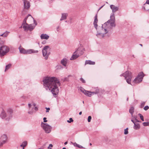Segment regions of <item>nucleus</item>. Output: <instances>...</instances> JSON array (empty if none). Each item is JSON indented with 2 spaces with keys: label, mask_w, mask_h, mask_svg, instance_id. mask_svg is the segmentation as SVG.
Returning <instances> with one entry per match:
<instances>
[{
  "label": "nucleus",
  "mask_w": 149,
  "mask_h": 149,
  "mask_svg": "<svg viewBox=\"0 0 149 149\" xmlns=\"http://www.w3.org/2000/svg\"><path fill=\"white\" fill-rule=\"evenodd\" d=\"M44 86L46 90L49 89L54 96L59 92L58 86L60 85V83L57 78L55 77H47L43 80Z\"/></svg>",
  "instance_id": "obj_1"
},
{
  "label": "nucleus",
  "mask_w": 149,
  "mask_h": 149,
  "mask_svg": "<svg viewBox=\"0 0 149 149\" xmlns=\"http://www.w3.org/2000/svg\"><path fill=\"white\" fill-rule=\"evenodd\" d=\"M110 17V19L109 20L102 25L101 31L100 32H97L96 36L98 38H101L104 37L105 34L111 33L112 32L113 28L116 26L114 14L113 13L111 15Z\"/></svg>",
  "instance_id": "obj_2"
},
{
  "label": "nucleus",
  "mask_w": 149,
  "mask_h": 149,
  "mask_svg": "<svg viewBox=\"0 0 149 149\" xmlns=\"http://www.w3.org/2000/svg\"><path fill=\"white\" fill-rule=\"evenodd\" d=\"M120 76L124 77L127 83L129 84H131V81L132 77L131 72L129 71H127L125 72L120 74Z\"/></svg>",
  "instance_id": "obj_3"
},
{
  "label": "nucleus",
  "mask_w": 149,
  "mask_h": 149,
  "mask_svg": "<svg viewBox=\"0 0 149 149\" xmlns=\"http://www.w3.org/2000/svg\"><path fill=\"white\" fill-rule=\"evenodd\" d=\"M19 49L20 53L23 54H30L32 53H38V50L33 49H30L26 50L21 47H19Z\"/></svg>",
  "instance_id": "obj_4"
},
{
  "label": "nucleus",
  "mask_w": 149,
  "mask_h": 149,
  "mask_svg": "<svg viewBox=\"0 0 149 149\" xmlns=\"http://www.w3.org/2000/svg\"><path fill=\"white\" fill-rule=\"evenodd\" d=\"M41 126L46 133H49L51 131L52 127L47 123H45L43 122H42L41 124Z\"/></svg>",
  "instance_id": "obj_5"
},
{
  "label": "nucleus",
  "mask_w": 149,
  "mask_h": 149,
  "mask_svg": "<svg viewBox=\"0 0 149 149\" xmlns=\"http://www.w3.org/2000/svg\"><path fill=\"white\" fill-rule=\"evenodd\" d=\"M9 51V48L6 46L0 47V56L2 57L6 55Z\"/></svg>",
  "instance_id": "obj_6"
},
{
  "label": "nucleus",
  "mask_w": 149,
  "mask_h": 149,
  "mask_svg": "<svg viewBox=\"0 0 149 149\" xmlns=\"http://www.w3.org/2000/svg\"><path fill=\"white\" fill-rule=\"evenodd\" d=\"M144 76V74L143 72H140L134 80L133 82L136 84L140 83L142 81Z\"/></svg>",
  "instance_id": "obj_7"
},
{
  "label": "nucleus",
  "mask_w": 149,
  "mask_h": 149,
  "mask_svg": "<svg viewBox=\"0 0 149 149\" xmlns=\"http://www.w3.org/2000/svg\"><path fill=\"white\" fill-rule=\"evenodd\" d=\"M49 47V46L47 45L45 46L42 50V53L43 56L45 57V59L47 60L50 54V52L48 51Z\"/></svg>",
  "instance_id": "obj_8"
},
{
  "label": "nucleus",
  "mask_w": 149,
  "mask_h": 149,
  "mask_svg": "<svg viewBox=\"0 0 149 149\" xmlns=\"http://www.w3.org/2000/svg\"><path fill=\"white\" fill-rule=\"evenodd\" d=\"M35 26H34L33 24H30L29 25H23V28L25 30H29L30 31H32L35 28Z\"/></svg>",
  "instance_id": "obj_9"
},
{
  "label": "nucleus",
  "mask_w": 149,
  "mask_h": 149,
  "mask_svg": "<svg viewBox=\"0 0 149 149\" xmlns=\"http://www.w3.org/2000/svg\"><path fill=\"white\" fill-rule=\"evenodd\" d=\"M80 90L86 95L90 97L91 95V91L85 90L82 87H80Z\"/></svg>",
  "instance_id": "obj_10"
},
{
  "label": "nucleus",
  "mask_w": 149,
  "mask_h": 149,
  "mask_svg": "<svg viewBox=\"0 0 149 149\" xmlns=\"http://www.w3.org/2000/svg\"><path fill=\"white\" fill-rule=\"evenodd\" d=\"M80 50L79 49H77V50L73 53V54L72 55L71 57L70 58V60H73L77 58L79 56V55L77 54V51H78Z\"/></svg>",
  "instance_id": "obj_11"
},
{
  "label": "nucleus",
  "mask_w": 149,
  "mask_h": 149,
  "mask_svg": "<svg viewBox=\"0 0 149 149\" xmlns=\"http://www.w3.org/2000/svg\"><path fill=\"white\" fill-rule=\"evenodd\" d=\"M143 8L145 10L149 12V0H146L143 5Z\"/></svg>",
  "instance_id": "obj_12"
},
{
  "label": "nucleus",
  "mask_w": 149,
  "mask_h": 149,
  "mask_svg": "<svg viewBox=\"0 0 149 149\" xmlns=\"http://www.w3.org/2000/svg\"><path fill=\"white\" fill-rule=\"evenodd\" d=\"M24 3V8L25 9H28L30 7V3L29 1L23 0Z\"/></svg>",
  "instance_id": "obj_13"
},
{
  "label": "nucleus",
  "mask_w": 149,
  "mask_h": 149,
  "mask_svg": "<svg viewBox=\"0 0 149 149\" xmlns=\"http://www.w3.org/2000/svg\"><path fill=\"white\" fill-rule=\"evenodd\" d=\"M7 116H8L9 118L12 117L13 116V110L10 109L9 108L7 109Z\"/></svg>",
  "instance_id": "obj_14"
},
{
  "label": "nucleus",
  "mask_w": 149,
  "mask_h": 149,
  "mask_svg": "<svg viewBox=\"0 0 149 149\" xmlns=\"http://www.w3.org/2000/svg\"><path fill=\"white\" fill-rule=\"evenodd\" d=\"M0 116L2 119H4L7 116V114L3 109H2L0 115Z\"/></svg>",
  "instance_id": "obj_15"
},
{
  "label": "nucleus",
  "mask_w": 149,
  "mask_h": 149,
  "mask_svg": "<svg viewBox=\"0 0 149 149\" xmlns=\"http://www.w3.org/2000/svg\"><path fill=\"white\" fill-rule=\"evenodd\" d=\"M110 8L112 9L113 13L115 12L118 10V7L115 6L113 5H111L110 6Z\"/></svg>",
  "instance_id": "obj_16"
},
{
  "label": "nucleus",
  "mask_w": 149,
  "mask_h": 149,
  "mask_svg": "<svg viewBox=\"0 0 149 149\" xmlns=\"http://www.w3.org/2000/svg\"><path fill=\"white\" fill-rule=\"evenodd\" d=\"M0 140L3 142V143H5L7 140V137L6 135H2L0 138Z\"/></svg>",
  "instance_id": "obj_17"
},
{
  "label": "nucleus",
  "mask_w": 149,
  "mask_h": 149,
  "mask_svg": "<svg viewBox=\"0 0 149 149\" xmlns=\"http://www.w3.org/2000/svg\"><path fill=\"white\" fill-rule=\"evenodd\" d=\"M97 17V14L95 17L94 20L93 22L94 27L96 29V30L97 29V23L98 22Z\"/></svg>",
  "instance_id": "obj_18"
},
{
  "label": "nucleus",
  "mask_w": 149,
  "mask_h": 149,
  "mask_svg": "<svg viewBox=\"0 0 149 149\" xmlns=\"http://www.w3.org/2000/svg\"><path fill=\"white\" fill-rule=\"evenodd\" d=\"M49 36L46 34H42L40 36V38L41 39H44L47 40L49 39Z\"/></svg>",
  "instance_id": "obj_19"
},
{
  "label": "nucleus",
  "mask_w": 149,
  "mask_h": 149,
  "mask_svg": "<svg viewBox=\"0 0 149 149\" xmlns=\"http://www.w3.org/2000/svg\"><path fill=\"white\" fill-rule=\"evenodd\" d=\"M61 15V17L60 19L61 21L66 19L68 16V14L67 13H63Z\"/></svg>",
  "instance_id": "obj_20"
},
{
  "label": "nucleus",
  "mask_w": 149,
  "mask_h": 149,
  "mask_svg": "<svg viewBox=\"0 0 149 149\" xmlns=\"http://www.w3.org/2000/svg\"><path fill=\"white\" fill-rule=\"evenodd\" d=\"M61 63L64 66H66L67 63V60L66 58H63L61 61Z\"/></svg>",
  "instance_id": "obj_21"
},
{
  "label": "nucleus",
  "mask_w": 149,
  "mask_h": 149,
  "mask_svg": "<svg viewBox=\"0 0 149 149\" xmlns=\"http://www.w3.org/2000/svg\"><path fill=\"white\" fill-rule=\"evenodd\" d=\"M78 49H80V50L77 51V54L79 55V56L81 55L84 53V49H81V48H78Z\"/></svg>",
  "instance_id": "obj_22"
},
{
  "label": "nucleus",
  "mask_w": 149,
  "mask_h": 149,
  "mask_svg": "<svg viewBox=\"0 0 149 149\" xmlns=\"http://www.w3.org/2000/svg\"><path fill=\"white\" fill-rule=\"evenodd\" d=\"M95 62L93 61H92L91 60H86L85 61V64H88L89 65H93L95 64Z\"/></svg>",
  "instance_id": "obj_23"
},
{
  "label": "nucleus",
  "mask_w": 149,
  "mask_h": 149,
  "mask_svg": "<svg viewBox=\"0 0 149 149\" xmlns=\"http://www.w3.org/2000/svg\"><path fill=\"white\" fill-rule=\"evenodd\" d=\"M134 107H132L129 109V112L131 114L132 117H133V114L134 111Z\"/></svg>",
  "instance_id": "obj_24"
},
{
  "label": "nucleus",
  "mask_w": 149,
  "mask_h": 149,
  "mask_svg": "<svg viewBox=\"0 0 149 149\" xmlns=\"http://www.w3.org/2000/svg\"><path fill=\"white\" fill-rule=\"evenodd\" d=\"M140 128V126L139 123H134V128L135 130H138Z\"/></svg>",
  "instance_id": "obj_25"
},
{
  "label": "nucleus",
  "mask_w": 149,
  "mask_h": 149,
  "mask_svg": "<svg viewBox=\"0 0 149 149\" xmlns=\"http://www.w3.org/2000/svg\"><path fill=\"white\" fill-rule=\"evenodd\" d=\"M100 92L99 89L97 88L95 91L94 92H91V95H94L95 94H96L99 93Z\"/></svg>",
  "instance_id": "obj_26"
},
{
  "label": "nucleus",
  "mask_w": 149,
  "mask_h": 149,
  "mask_svg": "<svg viewBox=\"0 0 149 149\" xmlns=\"http://www.w3.org/2000/svg\"><path fill=\"white\" fill-rule=\"evenodd\" d=\"M28 17V16L26 17L24 19V20L23 22V23L22 26H23V25H28V24L26 23V20L27 19V18Z\"/></svg>",
  "instance_id": "obj_27"
},
{
  "label": "nucleus",
  "mask_w": 149,
  "mask_h": 149,
  "mask_svg": "<svg viewBox=\"0 0 149 149\" xmlns=\"http://www.w3.org/2000/svg\"><path fill=\"white\" fill-rule=\"evenodd\" d=\"M27 144L26 141H24L22 143L20 146L23 147H24L27 145Z\"/></svg>",
  "instance_id": "obj_28"
},
{
  "label": "nucleus",
  "mask_w": 149,
  "mask_h": 149,
  "mask_svg": "<svg viewBox=\"0 0 149 149\" xmlns=\"http://www.w3.org/2000/svg\"><path fill=\"white\" fill-rule=\"evenodd\" d=\"M10 33V32L8 31H6L4 33L3 35H4V37H6Z\"/></svg>",
  "instance_id": "obj_29"
},
{
  "label": "nucleus",
  "mask_w": 149,
  "mask_h": 149,
  "mask_svg": "<svg viewBox=\"0 0 149 149\" xmlns=\"http://www.w3.org/2000/svg\"><path fill=\"white\" fill-rule=\"evenodd\" d=\"M11 66V64H9L6 66L5 71L9 69Z\"/></svg>",
  "instance_id": "obj_30"
},
{
  "label": "nucleus",
  "mask_w": 149,
  "mask_h": 149,
  "mask_svg": "<svg viewBox=\"0 0 149 149\" xmlns=\"http://www.w3.org/2000/svg\"><path fill=\"white\" fill-rule=\"evenodd\" d=\"M143 126H149V122H143Z\"/></svg>",
  "instance_id": "obj_31"
},
{
  "label": "nucleus",
  "mask_w": 149,
  "mask_h": 149,
  "mask_svg": "<svg viewBox=\"0 0 149 149\" xmlns=\"http://www.w3.org/2000/svg\"><path fill=\"white\" fill-rule=\"evenodd\" d=\"M128 128H127L126 129H125L124 130V134H128Z\"/></svg>",
  "instance_id": "obj_32"
},
{
  "label": "nucleus",
  "mask_w": 149,
  "mask_h": 149,
  "mask_svg": "<svg viewBox=\"0 0 149 149\" xmlns=\"http://www.w3.org/2000/svg\"><path fill=\"white\" fill-rule=\"evenodd\" d=\"M140 115V117L142 121H144V120L143 119V116L141 114L139 113V114Z\"/></svg>",
  "instance_id": "obj_33"
},
{
  "label": "nucleus",
  "mask_w": 149,
  "mask_h": 149,
  "mask_svg": "<svg viewBox=\"0 0 149 149\" xmlns=\"http://www.w3.org/2000/svg\"><path fill=\"white\" fill-rule=\"evenodd\" d=\"M73 121V120L72 119V118H70L69 119V120H68L67 121V122L69 123H71V122H72Z\"/></svg>",
  "instance_id": "obj_34"
},
{
  "label": "nucleus",
  "mask_w": 149,
  "mask_h": 149,
  "mask_svg": "<svg viewBox=\"0 0 149 149\" xmlns=\"http://www.w3.org/2000/svg\"><path fill=\"white\" fill-rule=\"evenodd\" d=\"M91 118H92L91 116H88V122H91Z\"/></svg>",
  "instance_id": "obj_35"
},
{
  "label": "nucleus",
  "mask_w": 149,
  "mask_h": 149,
  "mask_svg": "<svg viewBox=\"0 0 149 149\" xmlns=\"http://www.w3.org/2000/svg\"><path fill=\"white\" fill-rule=\"evenodd\" d=\"M149 108V107L148 106H146L144 108V109L146 111L148 110Z\"/></svg>",
  "instance_id": "obj_36"
},
{
  "label": "nucleus",
  "mask_w": 149,
  "mask_h": 149,
  "mask_svg": "<svg viewBox=\"0 0 149 149\" xmlns=\"http://www.w3.org/2000/svg\"><path fill=\"white\" fill-rule=\"evenodd\" d=\"M145 104V102H143L141 103V108H143V106H144Z\"/></svg>",
  "instance_id": "obj_37"
},
{
  "label": "nucleus",
  "mask_w": 149,
  "mask_h": 149,
  "mask_svg": "<svg viewBox=\"0 0 149 149\" xmlns=\"http://www.w3.org/2000/svg\"><path fill=\"white\" fill-rule=\"evenodd\" d=\"M80 80L83 83H85L86 82L82 78H80Z\"/></svg>",
  "instance_id": "obj_38"
},
{
  "label": "nucleus",
  "mask_w": 149,
  "mask_h": 149,
  "mask_svg": "<svg viewBox=\"0 0 149 149\" xmlns=\"http://www.w3.org/2000/svg\"><path fill=\"white\" fill-rule=\"evenodd\" d=\"M71 143L74 146L77 147L78 144L77 143H73L72 142H71Z\"/></svg>",
  "instance_id": "obj_39"
},
{
  "label": "nucleus",
  "mask_w": 149,
  "mask_h": 149,
  "mask_svg": "<svg viewBox=\"0 0 149 149\" xmlns=\"http://www.w3.org/2000/svg\"><path fill=\"white\" fill-rule=\"evenodd\" d=\"M133 119H134L135 120L136 122H140L139 120H138V119L136 118V117H133Z\"/></svg>",
  "instance_id": "obj_40"
},
{
  "label": "nucleus",
  "mask_w": 149,
  "mask_h": 149,
  "mask_svg": "<svg viewBox=\"0 0 149 149\" xmlns=\"http://www.w3.org/2000/svg\"><path fill=\"white\" fill-rule=\"evenodd\" d=\"M4 143H3V142L0 140V147H2Z\"/></svg>",
  "instance_id": "obj_41"
},
{
  "label": "nucleus",
  "mask_w": 149,
  "mask_h": 149,
  "mask_svg": "<svg viewBox=\"0 0 149 149\" xmlns=\"http://www.w3.org/2000/svg\"><path fill=\"white\" fill-rule=\"evenodd\" d=\"M77 147L79 148H84L82 146H81V145H80L79 144H78Z\"/></svg>",
  "instance_id": "obj_42"
},
{
  "label": "nucleus",
  "mask_w": 149,
  "mask_h": 149,
  "mask_svg": "<svg viewBox=\"0 0 149 149\" xmlns=\"http://www.w3.org/2000/svg\"><path fill=\"white\" fill-rule=\"evenodd\" d=\"M28 113L31 115H32L33 113V111H29Z\"/></svg>",
  "instance_id": "obj_43"
},
{
  "label": "nucleus",
  "mask_w": 149,
  "mask_h": 149,
  "mask_svg": "<svg viewBox=\"0 0 149 149\" xmlns=\"http://www.w3.org/2000/svg\"><path fill=\"white\" fill-rule=\"evenodd\" d=\"M53 146V145L52 144H50L49 145V147H48V149H51V148H50V147H52Z\"/></svg>",
  "instance_id": "obj_44"
},
{
  "label": "nucleus",
  "mask_w": 149,
  "mask_h": 149,
  "mask_svg": "<svg viewBox=\"0 0 149 149\" xmlns=\"http://www.w3.org/2000/svg\"><path fill=\"white\" fill-rule=\"evenodd\" d=\"M34 109L36 111H38V107H34Z\"/></svg>",
  "instance_id": "obj_45"
},
{
  "label": "nucleus",
  "mask_w": 149,
  "mask_h": 149,
  "mask_svg": "<svg viewBox=\"0 0 149 149\" xmlns=\"http://www.w3.org/2000/svg\"><path fill=\"white\" fill-rule=\"evenodd\" d=\"M45 109H47V110L46 111V112H48L50 110L49 108L46 107Z\"/></svg>",
  "instance_id": "obj_46"
},
{
  "label": "nucleus",
  "mask_w": 149,
  "mask_h": 149,
  "mask_svg": "<svg viewBox=\"0 0 149 149\" xmlns=\"http://www.w3.org/2000/svg\"><path fill=\"white\" fill-rule=\"evenodd\" d=\"M47 118L46 117H44L43 118V120L44 122H47V120H46Z\"/></svg>",
  "instance_id": "obj_47"
},
{
  "label": "nucleus",
  "mask_w": 149,
  "mask_h": 149,
  "mask_svg": "<svg viewBox=\"0 0 149 149\" xmlns=\"http://www.w3.org/2000/svg\"><path fill=\"white\" fill-rule=\"evenodd\" d=\"M28 107H29V109H30L31 106V104L30 103H29L28 104Z\"/></svg>",
  "instance_id": "obj_48"
},
{
  "label": "nucleus",
  "mask_w": 149,
  "mask_h": 149,
  "mask_svg": "<svg viewBox=\"0 0 149 149\" xmlns=\"http://www.w3.org/2000/svg\"><path fill=\"white\" fill-rule=\"evenodd\" d=\"M133 119H134L132 117L131 120V121L132 122H133V123L134 124V123H136L135 122V121Z\"/></svg>",
  "instance_id": "obj_49"
},
{
  "label": "nucleus",
  "mask_w": 149,
  "mask_h": 149,
  "mask_svg": "<svg viewBox=\"0 0 149 149\" xmlns=\"http://www.w3.org/2000/svg\"><path fill=\"white\" fill-rule=\"evenodd\" d=\"M68 81V78L66 77V78H64L63 81Z\"/></svg>",
  "instance_id": "obj_50"
},
{
  "label": "nucleus",
  "mask_w": 149,
  "mask_h": 149,
  "mask_svg": "<svg viewBox=\"0 0 149 149\" xmlns=\"http://www.w3.org/2000/svg\"><path fill=\"white\" fill-rule=\"evenodd\" d=\"M33 19L34 23L35 24V25H37V22H36L35 20L33 18Z\"/></svg>",
  "instance_id": "obj_51"
},
{
  "label": "nucleus",
  "mask_w": 149,
  "mask_h": 149,
  "mask_svg": "<svg viewBox=\"0 0 149 149\" xmlns=\"http://www.w3.org/2000/svg\"><path fill=\"white\" fill-rule=\"evenodd\" d=\"M32 104L34 107H36V104L35 103H34L33 102Z\"/></svg>",
  "instance_id": "obj_52"
},
{
  "label": "nucleus",
  "mask_w": 149,
  "mask_h": 149,
  "mask_svg": "<svg viewBox=\"0 0 149 149\" xmlns=\"http://www.w3.org/2000/svg\"><path fill=\"white\" fill-rule=\"evenodd\" d=\"M104 6V5H103V6H102L101 7L98 9V11L100 10L102 7Z\"/></svg>",
  "instance_id": "obj_53"
},
{
  "label": "nucleus",
  "mask_w": 149,
  "mask_h": 149,
  "mask_svg": "<svg viewBox=\"0 0 149 149\" xmlns=\"http://www.w3.org/2000/svg\"><path fill=\"white\" fill-rule=\"evenodd\" d=\"M59 28V26H58L57 27V28L56 30L58 31H59V30H58V29Z\"/></svg>",
  "instance_id": "obj_54"
},
{
  "label": "nucleus",
  "mask_w": 149,
  "mask_h": 149,
  "mask_svg": "<svg viewBox=\"0 0 149 149\" xmlns=\"http://www.w3.org/2000/svg\"><path fill=\"white\" fill-rule=\"evenodd\" d=\"M0 36H3V37H4L3 33V34H2L1 35H0Z\"/></svg>",
  "instance_id": "obj_55"
},
{
  "label": "nucleus",
  "mask_w": 149,
  "mask_h": 149,
  "mask_svg": "<svg viewBox=\"0 0 149 149\" xmlns=\"http://www.w3.org/2000/svg\"><path fill=\"white\" fill-rule=\"evenodd\" d=\"M107 138H105L104 139V141H107Z\"/></svg>",
  "instance_id": "obj_56"
},
{
  "label": "nucleus",
  "mask_w": 149,
  "mask_h": 149,
  "mask_svg": "<svg viewBox=\"0 0 149 149\" xmlns=\"http://www.w3.org/2000/svg\"><path fill=\"white\" fill-rule=\"evenodd\" d=\"M81 114H82V112L81 111H80V112H79V115H81Z\"/></svg>",
  "instance_id": "obj_57"
},
{
  "label": "nucleus",
  "mask_w": 149,
  "mask_h": 149,
  "mask_svg": "<svg viewBox=\"0 0 149 149\" xmlns=\"http://www.w3.org/2000/svg\"><path fill=\"white\" fill-rule=\"evenodd\" d=\"M68 143V142H65V143H64V144L65 145H66Z\"/></svg>",
  "instance_id": "obj_58"
},
{
  "label": "nucleus",
  "mask_w": 149,
  "mask_h": 149,
  "mask_svg": "<svg viewBox=\"0 0 149 149\" xmlns=\"http://www.w3.org/2000/svg\"><path fill=\"white\" fill-rule=\"evenodd\" d=\"M70 76H71V75H69L68 76V77H70Z\"/></svg>",
  "instance_id": "obj_59"
},
{
  "label": "nucleus",
  "mask_w": 149,
  "mask_h": 149,
  "mask_svg": "<svg viewBox=\"0 0 149 149\" xmlns=\"http://www.w3.org/2000/svg\"><path fill=\"white\" fill-rule=\"evenodd\" d=\"M62 149H66V148H65L64 147L62 148Z\"/></svg>",
  "instance_id": "obj_60"
},
{
  "label": "nucleus",
  "mask_w": 149,
  "mask_h": 149,
  "mask_svg": "<svg viewBox=\"0 0 149 149\" xmlns=\"http://www.w3.org/2000/svg\"><path fill=\"white\" fill-rule=\"evenodd\" d=\"M31 16V15H30V14H29L27 16L28 17V16Z\"/></svg>",
  "instance_id": "obj_61"
},
{
  "label": "nucleus",
  "mask_w": 149,
  "mask_h": 149,
  "mask_svg": "<svg viewBox=\"0 0 149 149\" xmlns=\"http://www.w3.org/2000/svg\"><path fill=\"white\" fill-rule=\"evenodd\" d=\"M140 46H142V44H140Z\"/></svg>",
  "instance_id": "obj_62"
},
{
  "label": "nucleus",
  "mask_w": 149,
  "mask_h": 149,
  "mask_svg": "<svg viewBox=\"0 0 149 149\" xmlns=\"http://www.w3.org/2000/svg\"><path fill=\"white\" fill-rule=\"evenodd\" d=\"M127 101H128V97L127 98Z\"/></svg>",
  "instance_id": "obj_63"
},
{
  "label": "nucleus",
  "mask_w": 149,
  "mask_h": 149,
  "mask_svg": "<svg viewBox=\"0 0 149 149\" xmlns=\"http://www.w3.org/2000/svg\"><path fill=\"white\" fill-rule=\"evenodd\" d=\"M90 145H92V144H91V143H90Z\"/></svg>",
  "instance_id": "obj_64"
}]
</instances>
